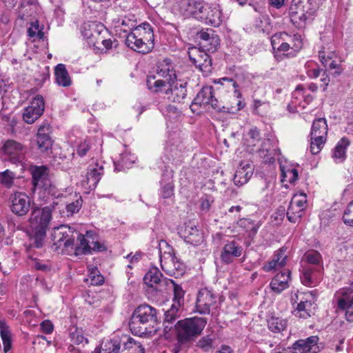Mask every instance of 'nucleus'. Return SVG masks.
Wrapping results in <instances>:
<instances>
[{
	"mask_svg": "<svg viewBox=\"0 0 353 353\" xmlns=\"http://www.w3.org/2000/svg\"><path fill=\"white\" fill-rule=\"evenodd\" d=\"M154 40L152 28L149 23H144L128 34L125 43L132 50L147 54L154 48Z\"/></svg>",
	"mask_w": 353,
	"mask_h": 353,
	"instance_id": "1",
	"label": "nucleus"
},
{
	"mask_svg": "<svg viewBox=\"0 0 353 353\" xmlns=\"http://www.w3.org/2000/svg\"><path fill=\"white\" fill-rule=\"evenodd\" d=\"M32 193L38 195L41 201H46L49 196H55L57 188L49 178L46 166H34L31 169Z\"/></svg>",
	"mask_w": 353,
	"mask_h": 353,
	"instance_id": "2",
	"label": "nucleus"
},
{
	"mask_svg": "<svg viewBox=\"0 0 353 353\" xmlns=\"http://www.w3.org/2000/svg\"><path fill=\"white\" fill-rule=\"evenodd\" d=\"M207 321L203 317H192L179 321L175 325L179 342L184 343L200 335Z\"/></svg>",
	"mask_w": 353,
	"mask_h": 353,
	"instance_id": "3",
	"label": "nucleus"
},
{
	"mask_svg": "<svg viewBox=\"0 0 353 353\" xmlns=\"http://www.w3.org/2000/svg\"><path fill=\"white\" fill-rule=\"evenodd\" d=\"M159 252L161 268L167 274L175 278L183 274V264L175 256L173 248L165 241H160Z\"/></svg>",
	"mask_w": 353,
	"mask_h": 353,
	"instance_id": "4",
	"label": "nucleus"
},
{
	"mask_svg": "<svg viewBox=\"0 0 353 353\" xmlns=\"http://www.w3.org/2000/svg\"><path fill=\"white\" fill-rule=\"evenodd\" d=\"M200 108H203L208 111L219 113L221 108L219 102L216 97L214 90L212 86L203 87L196 94L190 108L192 112L199 114Z\"/></svg>",
	"mask_w": 353,
	"mask_h": 353,
	"instance_id": "5",
	"label": "nucleus"
},
{
	"mask_svg": "<svg viewBox=\"0 0 353 353\" xmlns=\"http://www.w3.org/2000/svg\"><path fill=\"white\" fill-rule=\"evenodd\" d=\"M316 297L312 292H297L292 296L291 302L297 303L294 314L301 319H307L313 314L315 308Z\"/></svg>",
	"mask_w": 353,
	"mask_h": 353,
	"instance_id": "6",
	"label": "nucleus"
},
{
	"mask_svg": "<svg viewBox=\"0 0 353 353\" xmlns=\"http://www.w3.org/2000/svg\"><path fill=\"white\" fill-rule=\"evenodd\" d=\"M52 208H34L32 209L29 218L30 227L32 232L46 234L52 220Z\"/></svg>",
	"mask_w": 353,
	"mask_h": 353,
	"instance_id": "7",
	"label": "nucleus"
},
{
	"mask_svg": "<svg viewBox=\"0 0 353 353\" xmlns=\"http://www.w3.org/2000/svg\"><path fill=\"white\" fill-rule=\"evenodd\" d=\"M334 298L338 307L345 311L347 321L353 322V282L350 287L338 290Z\"/></svg>",
	"mask_w": 353,
	"mask_h": 353,
	"instance_id": "8",
	"label": "nucleus"
},
{
	"mask_svg": "<svg viewBox=\"0 0 353 353\" xmlns=\"http://www.w3.org/2000/svg\"><path fill=\"white\" fill-rule=\"evenodd\" d=\"M77 240L79 243L75 247L77 255L86 254L90 253L92 250L101 252L105 250L104 245L94 241L91 231L86 232L85 235L79 234Z\"/></svg>",
	"mask_w": 353,
	"mask_h": 353,
	"instance_id": "9",
	"label": "nucleus"
},
{
	"mask_svg": "<svg viewBox=\"0 0 353 353\" xmlns=\"http://www.w3.org/2000/svg\"><path fill=\"white\" fill-rule=\"evenodd\" d=\"M70 227L66 225H61L55 229L52 235L53 245L52 248L54 250H58L62 246L65 248H73L74 243V238L70 235L72 233Z\"/></svg>",
	"mask_w": 353,
	"mask_h": 353,
	"instance_id": "10",
	"label": "nucleus"
},
{
	"mask_svg": "<svg viewBox=\"0 0 353 353\" xmlns=\"http://www.w3.org/2000/svg\"><path fill=\"white\" fill-rule=\"evenodd\" d=\"M44 108L45 103L43 97L37 95L31 101L30 105L24 108L23 121L28 124L34 123L43 114Z\"/></svg>",
	"mask_w": 353,
	"mask_h": 353,
	"instance_id": "11",
	"label": "nucleus"
},
{
	"mask_svg": "<svg viewBox=\"0 0 353 353\" xmlns=\"http://www.w3.org/2000/svg\"><path fill=\"white\" fill-rule=\"evenodd\" d=\"M187 82L181 80L168 82V88L165 89L166 98L171 102L183 103L187 96Z\"/></svg>",
	"mask_w": 353,
	"mask_h": 353,
	"instance_id": "12",
	"label": "nucleus"
},
{
	"mask_svg": "<svg viewBox=\"0 0 353 353\" xmlns=\"http://www.w3.org/2000/svg\"><path fill=\"white\" fill-rule=\"evenodd\" d=\"M188 56L191 62L202 72L208 74L211 71V59L203 50L196 47L188 48Z\"/></svg>",
	"mask_w": 353,
	"mask_h": 353,
	"instance_id": "13",
	"label": "nucleus"
},
{
	"mask_svg": "<svg viewBox=\"0 0 353 353\" xmlns=\"http://www.w3.org/2000/svg\"><path fill=\"white\" fill-rule=\"evenodd\" d=\"M9 201L10 203V210L16 215H26L30 210V199L23 192L17 191L12 193Z\"/></svg>",
	"mask_w": 353,
	"mask_h": 353,
	"instance_id": "14",
	"label": "nucleus"
},
{
	"mask_svg": "<svg viewBox=\"0 0 353 353\" xmlns=\"http://www.w3.org/2000/svg\"><path fill=\"white\" fill-rule=\"evenodd\" d=\"M216 303V296L208 288L201 289L197 294L196 310L201 314H209L210 307Z\"/></svg>",
	"mask_w": 353,
	"mask_h": 353,
	"instance_id": "15",
	"label": "nucleus"
},
{
	"mask_svg": "<svg viewBox=\"0 0 353 353\" xmlns=\"http://www.w3.org/2000/svg\"><path fill=\"white\" fill-rule=\"evenodd\" d=\"M3 152L10 157L14 163H20L24 159L26 148L20 143L14 140L7 141L3 147Z\"/></svg>",
	"mask_w": 353,
	"mask_h": 353,
	"instance_id": "16",
	"label": "nucleus"
},
{
	"mask_svg": "<svg viewBox=\"0 0 353 353\" xmlns=\"http://www.w3.org/2000/svg\"><path fill=\"white\" fill-rule=\"evenodd\" d=\"M318 336H311L305 339H299L292 345V353H318L320 348L318 345Z\"/></svg>",
	"mask_w": 353,
	"mask_h": 353,
	"instance_id": "17",
	"label": "nucleus"
},
{
	"mask_svg": "<svg viewBox=\"0 0 353 353\" xmlns=\"http://www.w3.org/2000/svg\"><path fill=\"white\" fill-rule=\"evenodd\" d=\"M289 14L291 21L297 27H303L306 21L312 16V12H307L301 6H298V4L292 1L289 8Z\"/></svg>",
	"mask_w": 353,
	"mask_h": 353,
	"instance_id": "18",
	"label": "nucleus"
},
{
	"mask_svg": "<svg viewBox=\"0 0 353 353\" xmlns=\"http://www.w3.org/2000/svg\"><path fill=\"white\" fill-rule=\"evenodd\" d=\"M50 126L48 125H41L37 134V149L41 153L48 152L52 145V141L49 134Z\"/></svg>",
	"mask_w": 353,
	"mask_h": 353,
	"instance_id": "19",
	"label": "nucleus"
},
{
	"mask_svg": "<svg viewBox=\"0 0 353 353\" xmlns=\"http://www.w3.org/2000/svg\"><path fill=\"white\" fill-rule=\"evenodd\" d=\"M132 314L152 327L157 321L156 309L146 304L137 307Z\"/></svg>",
	"mask_w": 353,
	"mask_h": 353,
	"instance_id": "20",
	"label": "nucleus"
},
{
	"mask_svg": "<svg viewBox=\"0 0 353 353\" xmlns=\"http://www.w3.org/2000/svg\"><path fill=\"white\" fill-rule=\"evenodd\" d=\"M254 168L251 163L247 161H242L234 175V183L236 185H243L246 183L253 174Z\"/></svg>",
	"mask_w": 353,
	"mask_h": 353,
	"instance_id": "21",
	"label": "nucleus"
},
{
	"mask_svg": "<svg viewBox=\"0 0 353 353\" xmlns=\"http://www.w3.org/2000/svg\"><path fill=\"white\" fill-rule=\"evenodd\" d=\"M103 174V166L98 162L89 165L86 174V182L88 188L94 189Z\"/></svg>",
	"mask_w": 353,
	"mask_h": 353,
	"instance_id": "22",
	"label": "nucleus"
},
{
	"mask_svg": "<svg viewBox=\"0 0 353 353\" xmlns=\"http://www.w3.org/2000/svg\"><path fill=\"white\" fill-rule=\"evenodd\" d=\"M182 232L185 241L193 245H198L203 241V232L193 223L187 224Z\"/></svg>",
	"mask_w": 353,
	"mask_h": 353,
	"instance_id": "23",
	"label": "nucleus"
},
{
	"mask_svg": "<svg viewBox=\"0 0 353 353\" xmlns=\"http://www.w3.org/2000/svg\"><path fill=\"white\" fill-rule=\"evenodd\" d=\"M319 59L326 70H339L341 61L332 51H325V48L319 52Z\"/></svg>",
	"mask_w": 353,
	"mask_h": 353,
	"instance_id": "24",
	"label": "nucleus"
},
{
	"mask_svg": "<svg viewBox=\"0 0 353 353\" xmlns=\"http://www.w3.org/2000/svg\"><path fill=\"white\" fill-rule=\"evenodd\" d=\"M129 327L133 334L139 336H142L148 333H151V328H152V326L146 324V323L139 319L137 316H134L133 314L130 319Z\"/></svg>",
	"mask_w": 353,
	"mask_h": 353,
	"instance_id": "25",
	"label": "nucleus"
},
{
	"mask_svg": "<svg viewBox=\"0 0 353 353\" xmlns=\"http://www.w3.org/2000/svg\"><path fill=\"white\" fill-rule=\"evenodd\" d=\"M157 74L159 77L164 78L168 82L173 81L172 77L176 79L174 68L168 59H164L158 63Z\"/></svg>",
	"mask_w": 353,
	"mask_h": 353,
	"instance_id": "26",
	"label": "nucleus"
},
{
	"mask_svg": "<svg viewBox=\"0 0 353 353\" xmlns=\"http://www.w3.org/2000/svg\"><path fill=\"white\" fill-rule=\"evenodd\" d=\"M350 141L346 137H343L336 145L332 152V158L336 163H341L346 159V150Z\"/></svg>",
	"mask_w": 353,
	"mask_h": 353,
	"instance_id": "27",
	"label": "nucleus"
},
{
	"mask_svg": "<svg viewBox=\"0 0 353 353\" xmlns=\"http://www.w3.org/2000/svg\"><path fill=\"white\" fill-rule=\"evenodd\" d=\"M0 336L3 343L4 353L9 352L12 346V334L5 321L0 320Z\"/></svg>",
	"mask_w": 353,
	"mask_h": 353,
	"instance_id": "28",
	"label": "nucleus"
},
{
	"mask_svg": "<svg viewBox=\"0 0 353 353\" xmlns=\"http://www.w3.org/2000/svg\"><path fill=\"white\" fill-rule=\"evenodd\" d=\"M223 250L222 260L227 263L232 261V258L240 256L242 253V248L239 246L234 241L225 244Z\"/></svg>",
	"mask_w": 353,
	"mask_h": 353,
	"instance_id": "29",
	"label": "nucleus"
},
{
	"mask_svg": "<svg viewBox=\"0 0 353 353\" xmlns=\"http://www.w3.org/2000/svg\"><path fill=\"white\" fill-rule=\"evenodd\" d=\"M54 75L58 85L63 87L71 85L72 81L64 64L59 63L55 67Z\"/></svg>",
	"mask_w": 353,
	"mask_h": 353,
	"instance_id": "30",
	"label": "nucleus"
},
{
	"mask_svg": "<svg viewBox=\"0 0 353 353\" xmlns=\"http://www.w3.org/2000/svg\"><path fill=\"white\" fill-rule=\"evenodd\" d=\"M185 13L187 16L196 17L197 14L203 13L205 9V3L203 0H188L184 3Z\"/></svg>",
	"mask_w": 353,
	"mask_h": 353,
	"instance_id": "31",
	"label": "nucleus"
},
{
	"mask_svg": "<svg viewBox=\"0 0 353 353\" xmlns=\"http://www.w3.org/2000/svg\"><path fill=\"white\" fill-rule=\"evenodd\" d=\"M285 250L279 249L277 250L272 259L267 265H264L263 270L266 272H270L275 268H281L285 264L286 256L285 255Z\"/></svg>",
	"mask_w": 353,
	"mask_h": 353,
	"instance_id": "32",
	"label": "nucleus"
},
{
	"mask_svg": "<svg viewBox=\"0 0 353 353\" xmlns=\"http://www.w3.org/2000/svg\"><path fill=\"white\" fill-rule=\"evenodd\" d=\"M259 140V131L256 128L250 129L244 138V145L249 152L252 153L255 151L254 147Z\"/></svg>",
	"mask_w": 353,
	"mask_h": 353,
	"instance_id": "33",
	"label": "nucleus"
},
{
	"mask_svg": "<svg viewBox=\"0 0 353 353\" xmlns=\"http://www.w3.org/2000/svg\"><path fill=\"white\" fill-rule=\"evenodd\" d=\"M327 134V125L326 119L324 118H319L314 121L310 136H316L319 137H326Z\"/></svg>",
	"mask_w": 353,
	"mask_h": 353,
	"instance_id": "34",
	"label": "nucleus"
},
{
	"mask_svg": "<svg viewBox=\"0 0 353 353\" xmlns=\"http://www.w3.org/2000/svg\"><path fill=\"white\" fill-rule=\"evenodd\" d=\"M162 274L157 268H152L145 274L143 281L145 285L150 288H154L161 282Z\"/></svg>",
	"mask_w": 353,
	"mask_h": 353,
	"instance_id": "35",
	"label": "nucleus"
},
{
	"mask_svg": "<svg viewBox=\"0 0 353 353\" xmlns=\"http://www.w3.org/2000/svg\"><path fill=\"white\" fill-rule=\"evenodd\" d=\"M147 86L149 90L154 92L165 91L168 88V81L161 79H155V76L150 75L147 78Z\"/></svg>",
	"mask_w": 353,
	"mask_h": 353,
	"instance_id": "36",
	"label": "nucleus"
},
{
	"mask_svg": "<svg viewBox=\"0 0 353 353\" xmlns=\"http://www.w3.org/2000/svg\"><path fill=\"white\" fill-rule=\"evenodd\" d=\"M268 325L272 332H280L285 329L287 321L281 317L272 316L268 320Z\"/></svg>",
	"mask_w": 353,
	"mask_h": 353,
	"instance_id": "37",
	"label": "nucleus"
},
{
	"mask_svg": "<svg viewBox=\"0 0 353 353\" xmlns=\"http://www.w3.org/2000/svg\"><path fill=\"white\" fill-rule=\"evenodd\" d=\"M181 306L176 305L175 304H173L171 305L170 308L168 310L165 312V320H164V325H165V330H170L172 326L169 327L168 324H172L179 316V310Z\"/></svg>",
	"mask_w": 353,
	"mask_h": 353,
	"instance_id": "38",
	"label": "nucleus"
},
{
	"mask_svg": "<svg viewBox=\"0 0 353 353\" xmlns=\"http://www.w3.org/2000/svg\"><path fill=\"white\" fill-rule=\"evenodd\" d=\"M281 181L294 183L298 179L299 174L296 169L294 168L281 166Z\"/></svg>",
	"mask_w": 353,
	"mask_h": 353,
	"instance_id": "39",
	"label": "nucleus"
},
{
	"mask_svg": "<svg viewBox=\"0 0 353 353\" xmlns=\"http://www.w3.org/2000/svg\"><path fill=\"white\" fill-rule=\"evenodd\" d=\"M174 292L173 304L181 306L184 301L185 292L181 285L176 284L173 280H170Z\"/></svg>",
	"mask_w": 353,
	"mask_h": 353,
	"instance_id": "40",
	"label": "nucleus"
},
{
	"mask_svg": "<svg viewBox=\"0 0 353 353\" xmlns=\"http://www.w3.org/2000/svg\"><path fill=\"white\" fill-rule=\"evenodd\" d=\"M326 137H319L316 136H310V150L312 154H319L323 148Z\"/></svg>",
	"mask_w": 353,
	"mask_h": 353,
	"instance_id": "41",
	"label": "nucleus"
},
{
	"mask_svg": "<svg viewBox=\"0 0 353 353\" xmlns=\"http://www.w3.org/2000/svg\"><path fill=\"white\" fill-rule=\"evenodd\" d=\"M38 7L36 4L30 3L28 1H23L21 5L19 13L22 19L34 16Z\"/></svg>",
	"mask_w": 353,
	"mask_h": 353,
	"instance_id": "42",
	"label": "nucleus"
},
{
	"mask_svg": "<svg viewBox=\"0 0 353 353\" xmlns=\"http://www.w3.org/2000/svg\"><path fill=\"white\" fill-rule=\"evenodd\" d=\"M222 86L226 89L227 92L233 90L234 97L236 98L241 97V93L237 90V84L232 78L222 77Z\"/></svg>",
	"mask_w": 353,
	"mask_h": 353,
	"instance_id": "43",
	"label": "nucleus"
},
{
	"mask_svg": "<svg viewBox=\"0 0 353 353\" xmlns=\"http://www.w3.org/2000/svg\"><path fill=\"white\" fill-rule=\"evenodd\" d=\"M14 177V173L10 170L1 172H0V184L7 188H10L13 185Z\"/></svg>",
	"mask_w": 353,
	"mask_h": 353,
	"instance_id": "44",
	"label": "nucleus"
},
{
	"mask_svg": "<svg viewBox=\"0 0 353 353\" xmlns=\"http://www.w3.org/2000/svg\"><path fill=\"white\" fill-rule=\"evenodd\" d=\"M121 348L120 343L118 340H110L104 343L102 347L105 353H119Z\"/></svg>",
	"mask_w": 353,
	"mask_h": 353,
	"instance_id": "45",
	"label": "nucleus"
},
{
	"mask_svg": "<svg viewBox=\"0 0 353 353\" xmlns=\"http://www.w3.org/2000/svg\"><path fill=\"white\" fill-rule=\"evenodd\" d=\"M240 227L244 228L246 231H250L252 234H255L260 226L259 223L254 224L252 220L249 219H242L238 222Z\"/></svg>",
	"mask_w": 353,
	"mask_h": 353,
	"instance_id": "46",
	"label": "nucleus"
},
{
	"mask_svg": "<svg viewBox=\"0 0 353 353\" xmlns=\"http://www.w3.org/2000/svg\"><path fill=\"white\" fill-rule=\"evenodd\" d=\"M306 201V194L305 193H301L299 195H294L290 204V212L293 210L294 206L304 210Z\"/></svg>",
	"mask_w": 353,
	"mask_h": 353,
	"instance_id": "47",
	"label": "nucleus"
},
{
	"mask_svg": "<svg viewBox=\"0 0 353 353\" xmlns=\"http://www.w3.org/2000/svg\"><path fill=\"white\" fill-rule=\"evenodd\" d=\"M135 159L136 158L130 154H121L120 160L118 161V164L116 165V169H117V166H121L122 168H128L135 162Z\"/></svg>",
	"mask_w": 353,
	"mask_h": 353,
	"instance_id": "48",
	"label": "nucleus"
},
{
	"mask_svg": "<svg viewBox=\"0 0 353 353\" xmlns=\"http://www.w3.org/2000/svg\"><path fill=\"white\" fill-rule=\"evenodd\" d=\"M292 1L298 4V6L303 8L307 12H312V14L317 6L316 0H292Z\"/></svg>",
	"mask_w": 353,
	"mask_h": 353,
	"instance_id": "49",
	"label": "nucleus"
},
{
	"mask_svg": "<svg viewBox=\"0 0 353 353\" xmlns=\"http://www.w3.org/2000/svg\"><path fill=\"white\" fill-rule=\"evenodd\" d=\"M289 43H290L291 49L294 51H299L303 46V41L301 37L299 34H294L293 35H290L288 34V39Z\"/></svg>",
	"mask_w": 353,
	"mask_h": 353,
	"instance_id": "50",
	"label": "nucleus"
},
{
	"mask_svg": "<svg viewBox=\"0 0 353 353\" xmlns=\"http://www.w3.org/2000/svg\"><path fill=\"white\" fill-rule=\"evenodd\" d=\"M301 279L305 285L311 286L312 284H314L315 276L313 270L310 268H305Z\"/></svg>",
	"mask_w": 353,
	"mask_h": 353,
	"instance_id": "51",
	"label": "nucleus"
},
{
	"mask_svg": "<svg viewBox=\"0 0 353 353\" xmlns=\"http://www.w3.org/2000/svg\"><path fill=\"white\" fill-rule=\"evenodd\" d=\"M343 221L345 225L353 227V200L348 203L345 210Z\"/></svg>",
	"mask_w": 353,
	"mask_h": 353,
	"instance_id": "52",
	"label": "nucleus"
},
{
	"mask_svg": "<svg viewBox=\"0 0 353 353\" xmlns=\"http://www.w3.org/2000/svg\"><path fill=\"white\" fill-rule=\"evenodd\" d=\"M270 286L272 291L279 294L283 290L288 288L289 285L286 283V281L273 278L270 282Z\"/></svg>",
	"mask_w": 353,
	"mask_h": 353,
	"instance_id": "53",
	"label": "nucleus"
},
{
	"mask_svg": "<svg viewBox=\"0 0 353 353\" xmlns=\"http://www.w3.org/2000/svg\"><path fill=\"white\" fill-rule=\"evenodd\" d=\"M303 210L300 208L294 206L293 210L290 212V205L287 212L288 219L292 223H296L302 216Z\"/></svg>",
	"mask_w": 353,
	"mask_h": 353,
	"instance_id": "54",
	"label": "nucleus"
},
{
	"mask_svg": "<svg viewBox=\"0 0 353 353\" xmlns=\"http://www.w3.org/2000/svg\"><path fill=\"white\" fill-rule=\"evenodd\" d=\"M89 279L90 284L92 285H99L103 284L104 282L103 276L99 274V272L97 268H93L90 270L89 274Z\"/></svg>",
	"mask_w": 353,
	"mask_h": 353,
	"instance_id": "55",
	"label": "nucleus"
},
{
	"mask_svg": "<svg viewBox=\"0 0 353 353\" xmlns=\"http://www.w3.org/2000/svg\"><path fill=\"white\" fill-rule=\"evenodd\" d=\"M28 36L30 37H37L41 39L43 37V32L39 30V21L37 20L32 22L28 29Z\"/></svg>",
	"mask_w": 353,
	"mask_h": 353,
	"instance_id": "56",
	"label": "nucleus"
},
{
	"mask_svg": "<svg viewBox=\"0 0 353 353\" xmlns=\"http://www.w3.org/2000/svg\"><path fill=\"white\" fill-rule=\"evenodd\" d=\"M288 39V33L285 32L274 34L271 38V44L273 50H276V48L281 44L283 40Z\"/></svg>",
	"mask_w": 353,
	"mask_h": 353,
	"instance_id": "57",
	"label": "nucleus"
},
{
	"mask_svg": "<svg viewBox=\"0 0 353 353\" xmlns=\"http://www.w3.org/2000/svg\"><path fill=\"white\" fill-rule=\"evenodd\" d=\"M305 256L307 262L310 264L317 265L321 261V256L320 253L316 251L308 252L305 255Z\"/></svg>",
	"mask_w": 353,
	"mask_h": 353,
	"instance_id": "58",
	"label": "nucleus"
},
{
	"mask_svg": "<svg viewBox=\"0 0 353 353\" xmlns=\"http://www.w3.org/2000/svg\"><path fill=\"white\" fill-rule=\"evenodd\" d=\"M33 237L32 239V243H31V246L40 248L43 246L44 239L46 238V234H41L39 232H33Z\"/></svg>",
	"mask_w": 353,
	"mask_h": 353,
	"instance_id": "59",
	"label": "nucleus"
},
{
	"mask_svg": "<svg viewBox=\"0 0 353 353\" xmlns=\"http://www.w3.org/2000/svg\"><path fill=\"white\" fill-rule=\"evenodd\" d=\"M291 45L288 40H283L279 46L276 48V50H274V57L279 58L280 57L279 53L288 52L291 48Z\"/></svg>",
	"mask_w": 353,
	"mask_h": 353,
	"instance_id": "60",
	"label": "nucleus"
},
{
	"mask_svg": "<svg viewBox=\"0 0 353 353\" xmlns=\"http://www.w3.org/2000/svg\"><path fill=\"white\" fill-rule=\"evenodd\" d=\"M81 207V200L77 199L75 202H72L66 205L68 216L72 215L79 211Z\"/></svg>",
	"mask_w": 353,
	"mask_h": 353,
	"instance_id": "61",
	"label": "nucleus"
},
{
	"mask_svg": "<svg viewBox=\"0 0 353 353\" xmlns=\"http://www.w3.org/2000/svg\"><path fill=\"white\" fill-rule=\"evenodd\" d=\"M213 340L209 336L201 338L197 343V346L207 351L212 347Z\"/></svg>",
	"mask_w": 353,
	"mask_h": 353,
	"instance_id": "62",
	"label": "nucleus"
},
{
	"mask_svg": "<svg viewBox=\"0 0 353 353\" xmlns=\"http://www.w3.org/2000/svg\"><path fill=\"white\" fill-rule=\"evenodd\" d=\"M90 149V146L87 141L81 142L77 148V154L82 157H84L88 151Z\"/></svg>",
	"mask_w": 353,
	"mask_h": 353,
	"instance_id": "63",
	"label": "nucleus"
},
{
	"mask_svg": "<svg viewBox=\"0 0 353 353\" xmlns=\"http://www.w3.org/2000/svg\"><path fill=\"white\" fill-rule=\"evenodd\" d=\"M164 112H166V116L174 118H176L181 114L179 110L175 105H167Z\"/></svg>",
	"mask_w": 353,
	"mask_h": 353,
	"instance_id": "64",
	"label": "nucleus"
}]
</instances>
